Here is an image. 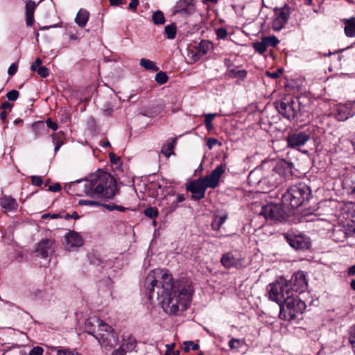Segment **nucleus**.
I'll return each mask as SVG.
<instances>
[{
    "mask_svg": "<svg viewBox=\"0 0 355 355\" xmlns=\"http://www.w3.org/2000/svg\"><path fill=\"white\" fill-rule=\"evenodd\" d=\"M184 199L185 198L183 195H182V194L178 195L176 200L173 202L172 205L170 207V211L171 212L173 211L176 209L178 203L183 202L184 200Z\"/></svg>",
    "mask_w": 355,
    "mask_h": 355,
    "instance_id": "nucleus-41",
    "label": "nucleus"
},
{
    "mask_svg": "<svg viewBox=\"0 0 355 355\" xmlns=\"http://www.w3.org/2000/svg\"><path fill=\"white\" fill-rule=\"evenodd\" d=\"M259 214L267 220L277 221L284 220L286 217V212L283 210L282 206L276 204L263 206Z\"/></svg>",
    "mask_w": 355,
    "mask_h": 355,
    "instance_id": "nucleus-10",
    "label": "nucleus"
},
{
    "mask_svg": "<svg viewBox=\"0 0 355 355\" xmlns=\"http://www.w3.org/2000/svg\"><path fill=\"white\" fill-rule=\"evenodd\" d=\"M78 204L80 205L101 206V203L97 200H80Z\"/></svg>",
    "mask_w": 355,
    "mask_h": 355,
    "instance_id": "nucleus-38",
    "label": "nucleus"
},
{
    "mask_svg": "<svg viewBox=\"0 0 355 355\" xmlns=\"http://www.w3.org/2000/svg\"><path fill=\"white\" fill-rule=\"evenodd\" d=\"M154 24L159 25L164 24L165 22V18L162 11L157 10L153 14L152 16Z\"/></svg>",
    "mask_w": 355,
    "mask_h": 355,
    "instance_id": "nucleus-28",
    "label": "nucleus"
},
{
    "mask_svg": "<svg viewBox=\"0 0 355 355\" xmlns=\"http://www.w3.org/2000/svg\"><path fill=\"white\" fill-rule=\"evenodd\" d=\"M125 351L123 347H119V349L114 350L111 355H125Z\"/></svg>",
    "mask_w": 355,
    "mask_h": 355,
    "instance_id": "nucleus-55",
    "label": "nucleus"
},
{
    "mask_svg": "<svg viewBox=\"0 0 355 355\" xmlns=\"http://www.w3.org/2000/svg\"><path fill=\"white\" fill-rule=\"evenodd\" d=\"M145 287L148 299L152 302L157 300L164 311L170 315L185 311L191 304L193 292L190 281L182 279L174 282L168 270L159 268L148 273Z\"/></svg>",
    "mask_w": 355,
    "mask_h": 355,
    "instance_id": "nucleus-1",
    "label": "nucleus"
},
{
    "mask_svg": "<svg viewBox=\"0 0 355 355\" xmlns=\"http://www.w3.org/2000/svg\"><path fill=\"white\" fill-rule=\"evenodd\" d=\"M244 345V340L241 339L232 338L229 342V346L232 349H237Z\"/></svg>",
    "mask_w": 355,
    "mask_h": 355,
    "instance_id": "nucleus-32",
    "label": "nucleus"
},
{
    "mask_svg": "<svg viewBox=\"0 0 355 355\" xmlns=\"http://www.w3.org/2000/svg\"><path fill=\"white\" fill-rule=\"evenodd\" d=\"M17 71V64L15 63H13L9 67L8 70V73L9 74V76H13L16 73Z\"/></svg>",
    "mask_w": 355,
    "mask_h": 355,
    "instance_id": "nucleus-48",
    "label": "nucleus"
},
{
    "mask_svg": "<svg viewBox=\"0 0 355 355\" xmlns=\"http://www.w3.org/2000/svg\"><path fill=\"white\" fill-rule=\"evenodd\" d=\"M37 73L42 78H46L49 75V70L44 66H40L37 69Z\"/></svg>",
    "mask_w": 355,
    "mask_h": 355,
    "instance_id": "nucleus-42",
    "label": "nucleus"
},
{
    "mask_svg": "<svg viewBox=\"0 0 355 355\" xmlns=\"http://www.w3.org/2000/svg\"><path fill=\"white\" fill-rule=\"evenodd\" d=\"M61 188L62 187L59 183H55L53 185L50 186L49 187V190L51 191H53V192H56V191H60L61 189Z\"/></svg>",
    "mask_w": 355,
    "mask_h": 355,
    "instance_id": "nucleus-54",
    "label": "nucleus"
},
{
    "mask_svg": "<svg viewBox=\"0 0 355 355\" xmlns=\"http://www.w3.org/2000/svg\"><path fill=\"white\" fill-rule=\"evenodd\" d=\"M31 182L33 185L40 186L43 183V180L41 177L33 175L31 177Z\"/></svg>",
    "mask_w": 355,
    "mask_h": 355,
    "instance_id": "nucleus-47",
    "label": "nucleus"
},
{
    "mask_svg": "<svg viewBox=\"0 0 355 355\" xmlns=\"http://www.w3.org/2000/svg\"><path fill=\"white\" fill-rule=\"evenodd\" d=\"M264 42H266L267 47H275L279 42V40L275 35L263 37Z\"/></svg>",
    "mask_w": 355,
    "mask_h": 355,
    "instance_id": "nucleus-31",
    "label": "nucleus"
},
{
    "mask_svg": "<svg viewBox=\"0 0 355 355\" xmlns=\"http://www.w3.org/2000/svg\"><path fill=\"white\" fill-rule=\"evenodd\" d=\"M144 214L150 218H155L158 216V211L156 208L150 207L144 210Z\"/></svg>",
    "mask_w": 355,
    "mask_h": 355,
    "instance_id": "nucleus-35",
    "label": "nucleus"
},
{
    "mask_svg": "<svg viewBox=\"0 0 355 355\" xmlns=\"http://www.w3.org/2000/svg\"><path fill=\"white\" fill-rule=\"evenodd\" d=\"M306 306L304 301L293 293L286 297V300L279 306V318L285 320H293L297 315L302 314Z\"/></svg>",
    "mask_w": 355,
    "mask_h": 355,
    "instance_id": "nucleus-7",
    "label": "nucleus"
},
{
    "mask_svg": "<svg viewBox=\"0 0 355 355\" xmlns=\"http://www.w3.org/2000/svg\"><path fill=\"white\" fill-rule=\"evenodd\" d=\"M89 17V12L83 8L80 9L75 18V22L78 26L83 28L86 26Z\"/></svg>",
    "mask_w": 355,
    "mask_h": 355,
    "instance_id": "nucleus-23",
    "label": "nucleus"
},
{
    "mask_svg": "<svg viewBox=\"0 0 355 355\" xmlns=\"http://www.w3.org/2000/svg\"><path fill=\"white\" fill-rule=\"evenodd\" d=\"M174 347H175V343H171V344L166 345V352L171 353V352L174 351L173 350Z\"/></svg>",
    "mask_w": 355,
    "mask_h": 355,
    "instance_id": "nucleus-60",
    "label": "nucleus"
},
{
    "mask_svg": "<svg viewBox=\"0 0 355 355\" xmlns=\"http://www.w3.org/2000/svg\"><path fill=\"white\" fill-rule=\"evenodd\" d=\"M63 244L66 250H71L82 246L83 245V239L78 232L69 231L64 236Z\"/></svg>",
    "mask_w": 355,
    "mask_h": 355,
    "instance_id": "nucleus-16",
    "label": "nucleus"
},
{
    "mask_svg": "<svg viewBox=\"0 0 355 355\" xmlns=\"http://www.w3.org/2000/svg\"><path fill=\"white\" fill-rule=\"evenodd\" d=\"M355 115V105H346L340 106L337 110V119L338 121H345Z\"/></svg>",
    "mask_w": 355,
    "mask_h": 355,
    "instance_id": "nucleus-19",
    "label": "nucleus"
},
{
    "mask_svg": "<svg viewBox=\"0 0 355 355\" xmlns=\"http://www.w3.org/2000/svg\"><path fill=\"white\" fill-rule=\"evenodd\" d=\"M222 175V164L204 178H198L190 182L187 189L192 193V199L200 200L205 197L207 188H215L218 186Z\"/></svg>",
    "mask_w": 355,
    "mask_h": 355,
    "instance_id": "nucleus-5",
    "label": "nucleus"
},
{
    "mask_svg": "<svg viewBox=\"0 0 355 355\" xmlns=\"http://www.w3.org/2000/svg\"><path fill=\"white\" fill-rule=\"evenodd\" d=\"M221 225H222V216H216L211 223L212 229L214 230H219Z\"/></svg>",
    "mask_w": 355,
    "mask_h": 355,
    "instance_id": "nucleus-37",
    "label": "nucleus"
},
{
    "mask_svg": "<svg viewBox=\"0 0 355 355\" xmlns=\"http://www.w3.org/2000/svg\"><path fill=\"white\" fill-rule=\"evenodd\" d=\"M343 23L345 35L349 37H355V17L344 19Z\"/></svg>",
    "mask_w": 355,
    "mask_h": 355,
    "instance_id": "nucleus-24",
    "label": "nucleus"
},
{
    "mask_svg": "<svg viewBox=\"0 0 355 355\" xmlns=\"http://www.w3.org/2000/svg\"><path fill=\"white\" fill-rule=\"evenodd\" d=\"M311 195L310 188L304 183H299L291 187L282 197L284 205L292 209L297 208L309 200Z\"/></svg>",
    "mask_w": 355,
    "mask_h": 355,
    "instance_id": "nucleus-6",
    "label": "nucleus"
},
{
    "mask_svg": "<svg viewBox=\"0 0 355 355\" xmlns=\"http://www.w3.org/2000/svg\"><path fill=\"white\" fill-rule=\"evenodd\" d=\"M176 143V139H173L172 142L164 144L161 150V153L164 154L166 157H168L171 155L173 154L174 146Z\"/></svg>",
    "mask_w": 355,
    "mask_h": 355,
    "instance_id": "nucleus-27",
    "label": "nucleus"
},
{
    "mask_svg": "<svg viewBox=\"0 0 355 355\" xmlns=\"http://www.w3.org/2000/svg\"><path fill=\"white\" fill-rule=\"evenodd\" d=\"M46 125L49 128H51L53 130H56L58 129V125L50 118L46 120Z\"/></svg>",
    "mask_w": 355,
    "mask_h": 355,
    "instance_id": "nucleus-49",
    "label": "nucleus"
},
{
    "mask_svg": "<svg viewBox=\"0 0 355 355\" xmlns=\"http://www.w3.org/2000/svg\"><path fill=\"white\" fill-rule=\"evenodd\" d=\"M0 206L5 211H14L17 209L18 204L15 198L4 196L0 198Z\"/></svg>",
    "mask_w": 355,
    "mask_h": 355,
    "instance_id": "nucleus-20",
    "label": "nucleus"
},
{
    "mask_svg": "<svg viewBox=\"0 0 355 355\" xmlns=\"http://www.w3.org/2000/svg\"><path fill=\"white\" fill-rule=\"evenodd\" d=\"M168 76L165 72L159 71L155 76V80L159 85H163L168 81Z\"/></svg>",
    "mask_w": 355,
    "mask_h": 355,
    "instance_id": "nucleus-33",
    "label": "nucleus"
},
{
    "mask_svg": "<svg viewBox=\"0 0 355 355\" xmlns=\"http://www.w3.org/2000/svg\"><path fill=\"white\" fill-rule=\"evenodd\" d=\"M43 349L40 347H35L30 352L29 355H42Z\"/></svg>",
    "mask_w": 355,
    "mask_h": 355,
    "instance_id": "nucleus-45",
    "label": "nucleus"
},
{
    "mask_svg": "<svg viewBox=\"0 0 355 355\" xmlns=\"http://www.w3.org/2000/svg\"><path fill=\"white\" fill-rule=\"evenodd\" d=\"M35 3L34 1H29L26 5V14H33L35 8Z\"/></svg>",
    "mask_w": 355,
    "mask_h": 355,
    "instance_id": "nucleus-43",
    "label": "nucleus"
},
{
    "mask_svg": "<svg viewBox=\"0 0 355 355\" xmlns=\"http://www.w3.org/2000/svg\"><path fill=\"white\" fill-rule=\"evenodd\" d=\"M268 297L270 300L277 302L279 306L286 300V297L293 295L288 281L280 277L275 283L268 286Z\"/></svg>",
    "mask_w": 355,
    "mask_h": 355,
    "instance_id": "nucleus-8",
    "label": "nucleus"
},
{
    "mask_svg": "<svg viewBox=\"0 0 355 355\" xmlns=\"http://www.w3.org/2000/svg\"><path fill=\"white\" fill-rule=\"evenodd\" d=\"M112 111H113V109L108 106L107 107L103 108V112L107 116L110 115L112 114Z\"/></svg>",
    "mask_w": 355,
    "mask_h": 355,
    "instance_id": "nucleus-61",
    "label": "nucleus"
},
{
    "mask_svg": "<svg viewBox=\"0 0 355 355\" xmlns=\"http://www.w3.org/2000/svg\"><path fill=\"white\" fill-rule=\"evenodd\" d=\"M284 237L288 243L296 250H306L309 248V240L302 235L285 234Z\"/></svg>",
    "mask_w": 355,
    "mask_h": 355,
    "instance_id": "nucleus-15",
    "label": "nucleus"
},
{
    "mask_svg": "<svg viewBox=\"0 0 355 355\" xmlns=\"http://www.w3.org/2000/svg\"><path fill=\"white\" fill-rule=\"evenodd\" d=\"M293 293L303 291L306 288L307 282L306 276L302 271L295 272L291 279L288 281Z\"/></svg>",
    "mask_w": 355,
    "mask_h": 355,
    "instance_id": "nucleus-14",
    "label": "nucleus"
},
{
    "mask_svg": "<svg viewBox=\"0 0 355 355\" xmlns=\"http://www.w3.org/2000/svg\"><path fill=\"white\" fill-rule=\"evenodd\" d=\"M212 43L207 40H202L193 49L189 50L188 55L191 57L193 62H196L205 55L209 50L212 49Z\"/></svg>",
    "mask_w": 355,
    "mask_h": 355,
    "instance_id": "nucleus-13",
    "label": "nucleus"
},
{
    "mask_svg": "<svg viewBox=\"0 0 355 355\" xmlns=\"http://www.w3.org/2000/svg\"><path fill=\"white\" fill-rule=\"evenodd\" d=\"M137 346V340L132 336H128L127 339H123V344L121 347H123L125 352H132Z\"/></svg>",
    "mask_w": 355,
    "mask_h": 355,
    "instance_id": "nucleus-25",
    "label": "nucleus"
},
{
    "mask_svg": "<svg viewBox=\"0 0 355 355\" xmlns=\"http://www.w3.org/2000/svg\"><path fill=\"white\" fill-rule=\"evenodd\" d=\"M293 164L286 162L262 163L248 175V182L263 193L277 187L291 175Z\"/></svg>",
    "mask_w": 355,
    "mask_h": 355,
    "instance_id": "nucleus-2",
    "label": "nucleus"
},
{
    "mask_svg": "<svg viewBox=\"0 0 355 355\" xmlns=\"http://www.w3.org/2000/svg\"><path fill=\"white\" fill-rule=\"evenodd\" d=\"M290 16L289 8L284 6L282 8L274 9V17L272 22V28L275 31H279L287 24Z\"/></svg>",
    "mask_w": 355,
    "mask_h": 355,
    "instance_id": "nucleus-11",
    "label": "nucleus"
},
{
    "mask_svg": "<svg viewBox=\"0 0 355 355\" xmlns=\"http://www.w3.org/2000/svg\"><path fill=\"white\" fill-rule=\"evenodd\" d=\"M225 64L227 67L225 77L227 78H235L238 81L243 80L247 76V71L241 69L240 67L235 64L233 61L229 59L225 60Z\"/></svg>",
    "mask_w": 355,
    "mask_h": 355,
    "instance_id": "nucleus-12",
    "label": "nucleus"
},
{
    "mask_svg": "<svg viewBox=\"0 0 355 355\" xmlns=\"http://www.w3.org/2000/svg\"><path fill=\"white\" fill-rule=\"evenodd\" d=\"M0 108H2V109H11L12 108V105L8 103V102H3L1 105V106H0Z\"/></svg>",
    "mask_w": 355,
    "mask_h": 355,
    "instance_id": "nucleus-59",
    "label": "nucleus"
},
{
    "mask_svg": "<svg viewBox=\"0 0 355 355\" xmlns=\"http://www.w3.org/2000/svg\"><path fill=\"white\" fill-rule=\"evenodd\" d=\"M348 273H349L350 275H355V265L352 266L349 268Z\"/></svg>",
    "mask_w": 355,
    "mask_h": 355,
    "instance_id": "nucleus-63",
    "label": "nucleus"
},
{
    "mask_svg": "<svg viewBox=\"0 0 355 355\" xmlns=\"http://www.w3.org/2000/svg\"><path fill=\"white\" fill-rule=\"evenodd\" d=\"M240 255L239 253L233 254L232 253H227L223 255V266L231 268L236 266L239 263Z\"/></svg>",
    "mask_w": 355,
    "mask_h": 355,
    "instance_id": "nucleus-21",
    "label": "nucleus"
},
{
    "mask_svg": "<svg viewBox=\"0 0 355 355\" xmlns=\"http://www.w3.org/2000/svg\"><path fill=\"white\" fill-rule=\"evenodd\" d=\"M193 0H180L176 4L175 13H190L193 10Z\"/></svg>",
    "mask_w": 355,
    "mask_h": 355,
    "instance_id": "nucleus-22",
    "label": "nucleus"
},
{
    "mask_svg": "<svg viewBox=\"0 0 355 355\" xmlns=\"http://www.w3.org/2000/svg\"><path fill=\"white\" fill-rule=\"evenodd\" d=\"M139 5V1L138 0H131L130 3L128 5V8L133 11H136L137 7Z\"/></svg>",
    "mask_w": 355,
    "mask_h": 355,
    "instance_id": "nucleus-53",
    "label": "nucleus"
},
{
    "mask_svg": "<svg viewBox=\"0 0 355 355\" xmlns=\"http://www.w3.org/2000/svg\"><path fill=\"white\" fill-rule=\"evenodd\" d=\"M164 355H180V351H173L171 353L166 352Z\"/></svg>",
    "mask_w": 355,
    "mask_h": 355,
    "instance_id": "nucleus-64",
    "label": "nucleus"
},
{
    "mask_svg": "<svg viewBox=\"0 0 355 355\" xmlns=\"http://www.w3.org/2000/svg\"><path fill=\"white\" fill-rule=\"evenodd\" d=\"M275 104L279 113L288 119H294L300 111V102L297 98L275 102Z\"/></svg>",
    "mask_w": 355,
    "mask_h": 355,
    "instance_id": "nucleus-9",
    "label": "nucleus"
},
{
    "mask_svg": "<svg viewBox=\"0 0 355 355\" xmlns=\"http://www.w3.org/2000/svg\"><path fill=\"white\" fill-rule=\"evenodd\" d=\"M184 345V349L185 352H189L191 349L193 351L198 350L199 349V345L194 343L193 341H185Z\"/></svg>",
    "mask_w": 355,
    "mask_h": 355,
    "instance_id": "nucleus-36",
    "label": "nucleus"
},
{
    "mask_svg": "<svg viewBox=\"0 0 355 355\" xmlns=\"http://www.w3.org/2000/svg\"><path fill=\"white\" fill-rule=\"evenodd\" d=\"M6 97L9 101H15L19 97V92L15 89H12L7 93Z\"/></svg>",
    "mask_w": 355,
    "mask_h": 355,
    "instance_id": "nucleus-40",
    "label": "nucleus"
},
{
    "mask_svg": "<svg viewBox=\"0 0 355 355\" xmlns=\"http://www.w3.org/2000/svg\"><path fill=\"white\" fill-rule=\"evenodd\" d=\"M164 31L168 39L173 40L176 35V26L174 24L167 25L164 28Z\"/></svg>",
    "mask_w": 355,
    "mask_h": 355,
    "instance_id": "nucleus-29",
    "label": "nucleus"
},
{
    "mask_svg": "<svg viewBox=\"0 0 355 355\" xmlns=\"http://www.w3.org/2000/svg\"><path fill=\"white\" fill-rule=\"evenodd\" d=\"M349 340L352 347H355V326L353 327L350 330Z\"/></svg>",
    "mask_w": 355,
    "mask_h": 355,
    "instance_id": "nucleus-46",
    "label": "nucleus"
},
{
    "mask_svg": "<svg viewBox=\"0 0 355 355\" xmlns=\"http://www.w3.org/2000/svg\"><path fill=\"white\" fill-rule=\"evenodd\" d=\"M216 114H207L205 115V123L208 130H211L213 128V125L211 124V121L215 117Z\"/></svg>",
    "mask_w": 355,
    "mask_h": 355,
    "instance_id": "nucleus-39",
    "label": "nucleus"
},
{
    "mask_svg": "<svg viewBox=\"0 0 355 355\" xmlns=\"http://www.w3.org/2000/svg\"><path fill=\"white\" fill-rule=\"evenodd\" d=\"M86 196L103 200L112 199L116 191V182L110 173L98 171L83 182Z\"/></svg>",
    "mask_w": 355,
    "mask_h": 355,
    "instance_id": "nucleus-3",
    "label": "nucleus"
},
{
    "mask_svg": "<svg viewBox=\"0 0 355 355\" xmlns=\"http://www.w3.org/2000/svg\"><path fill=\"white\" fill-rule=\"evenodd\" d=\"M139 64L146 70L152 71H158L159 67L156 64L148 59L141 58L139 61Z\"/></svg>",
    "mask_w": 355,
    "mask_h": 355,
    "instance_id": "nucleus-26",
    "label": "nucleus"
},
{
    "mask_svg": "<svg viewBox=\"0 0 355 355\" xmlns=\"http://www.w3.org/2000/svg\"><path fill=\"white\" fill-rule=\"evenodd\" d=\"M57 355H81L77 352H73L67 349H59L57 352Z\"/></svg>",
    "mask_w": 355,
    "mask_h": 355,
    "instance_id": "nucleus-44",
    "label": "nucleus"
},
{
    "mask_svg": "<svg viewBox=\"0 0 355 355\" xmlns=\"http://www.w3.org/2000/svg\"><path fill=\"white\" fill-rule=\"evenodd\" d=\"M218 143V141L214 138H209L207 141V146L209 148H211L215 144Z\"/></svg>",
    "mask_w": 355,
    "mask_h": 355,
    "instance_id": "nucleus-57",
    "label": "nucleus"
},
{
    "mask_svg": "<svg viewBox=\"0 0 355 355\" xmlns=\"http://www.w3.org/2000/svg\"><path fill=\"white\" fill-rule=\"evenodd\" d=\"M281 72H282V70L279 69L278 71H274V72L267 71L266 74L268 76H269L273 79H276V78H279Z\"/></svg>",
    "mask_w": 355,
    "mask_h": 355,
    "instance_id": "nucleus-52",
    "label": "nucleus"
},
{
    "mask_svg": "<svg viewBox=\"0 0 355 355\" xmlns=\"http://www.w3.org/2000/svg\"><path fill=\"white\" fill-rule=\"evenodd\" d=\"M86 331L95 337L100 345L110 349L117 345L118 335L113 328L98 318H89L85 322Z\"/></svg>",
    "mask_w": 355,
    "mask_h": 355,
    "instance_id": "nucleus-4",
    "label": "nucleus"
},
{
    "mask_svg": "<svg viewBox=\"0 0 355 355\" xmlns=\"http://www.w3.org/2000/svg\"><path fill=\"white\" fill-rule=\"evenodd\" d=\"M54 241L51 239H42L37 245L35 252L42 258H46L53 252Z\"/></svg>",
    "mask_w": 355,
    "mask_h": 355,
    "instance_id": "nucleus-18",
    "label": "nucleus"
},
{
    "mask_svg": "<svg viewBox=\"0 0 355 355\" xmlns=\"http://www.w3.org/2000/svg\"><path fill=\"white\" fill-rule=\"evenodd\" d=\"M101 206L104 207L105 209L110 211L114 210L115 205H107V204H101Z\"/></svg>",
    "mask_w": 355,
    "mask_h": 355,
    "instance_id": "nucleus-62",
    "label": "nucleus"
},
{
    "mask_svg": "<svg viewBox=\"0 0 355 355\" xmlns=\"http://www.w3.org/2000/svg\"><path fill=\"white\" fill-rule=\"evenodd\" d=\"M309 139V134L304 132H300L289 135L286 140L288 146L294 148L304 146Z\"/></svg>",
    "mask_w": 355,
    "mask_h": 355,
    "instance_id": "nucleus-17",
    "label": "nucleus"
},
{
    "mask_svg": "<svg viewBox=\"0 0 355 355\" xmlns=\"http://www.w3.org/2000/svg\"><path fill=\"white\" fill-rule=\"evenodd\" d=\"M26 25L28 26H31L34 22V15L33 14H26Z\"/></svg>",
    "mask_w": 355,
    "mask_h": 355,
    "instance_id": "nucleus-50",
    "label": "nucleus"
},
{
    "mask_svg": "<svg viewBox=\"0 0 355 355\" xmlns=\"http://www.w3.org/2000/svg\"><path fill=\"white\" fill-rule=\"evenodd\" d=\"M339 232H343L345 234L343 238H346L347 236H352L353 234H355V227H348L347 229H346L345 227H343V230L340 229V230H336L334 232V236L336 235V234L338 233Z\"/></svg>",
    "mask_w": 355,
    "mask_h": 355,
    "instance_id": "nucleus-34",
    "label": "nucleus"
},
{
    "mask_svg": "<svg viewBox=\"0 0 355 355\" xmlns=\"http://www.w3.org/2000/svg\"><path fill=\"white\" fill-rule=\"evenodd\" d=\"M253 47L254 50L259 53L260 54L264 53L267 50V46L266 42H264L263 39L262 38L260 42H255L253 44Z\"/></svg>",
    "mask_w": 355,
    "mask_h": 355,
    "instance_id": "nucleus-30",
    "label": "nucleus"
},
{
    "mask_svg": "<svg viewBox=\"0 0 355 355\" xmlns=\"http://www.w3.org/2000/svg\"><path fill=\"white\" fill-rule=\"evenodd\" d=\"M60 217V214H44L42 216V218H58Z\"/></svg>",
    "mask_w": 355,
    "mask_h": 355,
    "instance_id": "nucleus-56",
    "label": "nucleus"
},
{
    "mask_svg": "<svg viewBox=\"0 0 355 355\" xmlns=\"http://www.w3.org/2000/svg\"><path fill=\"white\" fill-rule=\"evenodd\" d=\"M42 64V60L40 58H37L35 62L32 64L31 67V71H35L37 69V67H40Z\"/></svg>",
    "mask_w": 355,
    "mask_h": 355,
    "instance_id": "nucleus-51",
    "label": "nucleus"
},
{
    "mask_svg": "<svg viewBox=\"0 0 355 355\" xmlns=\"http://www.w3.org/2000/svg\"><path fill=\"white\" fill-rule=\"evenodd\" d=\"M110 3L111 6H117L121 4H123V0H110Z\"/></svg>",
    "mask_w": 355,
    "mask_h": 355,
    "instance_id": "nucleus-58",
    "label": "nucleus"
}]
</instances>
